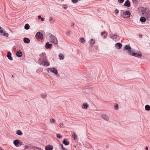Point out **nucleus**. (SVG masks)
<instances>
[{"instance_id": "6e6552de", "label": "nucleus", "mask_w": 150, "mask_h": 150, "mask_svg": "<svg viewBox=\"0 0 150 150\" xmlns=\"http://www.w3.org/2000/svg\"><path fill=\"white\" fill-rule=\"evenodd\" d=\"M42 62H43L42 64H40L44 66H49L50 63L47 59Z\"/></svg>"}, {"instance_id": "6ab92c4d", "label": "nucleus", "mask_w": 150, "mask_h": 150, "mask_svg": "<svg viewBox=\"0 0 150 150\" xmlns=\"http://www.w3.org/2000/svg\"><path fill=\"white\" fill-rule=\"evenodd\" d=\"M88 107V105L86 103H84L82 105V108L84 109H86Z\"/></svg>"}, {"instance_id": "de8ad7c7", "label": "nucleus", "mask_w": 150, "mask_h": 150, "mask_svg": "<svg viewBox=\"0 0 150 150\" xmlns=\"http://www.w3.org/2000/svg\"><path fill=\"white\" fill-rule=\"evenodd\" d=\"M25 149H26V148H28L29 147V146L27 145H26L25 146Z\"/></svg>"}, {"instance_id": "393cba45", "label": "nucleus", "mask_w": 150, "mask_h": 150, "mask_svg": "<svg viewBox=\"0 0 150 150\" xmlns=\"http://www.w3.org/2000/svg\"><path fill=\"white\" fill-rule=\"evenodd\" d=\"M16 133L18 135H21L23 134L22 132L20 130H18L16 131Z\"/></svg>"}, {"instance_id": "8fccbe9b", "label": "nucleus", "mask_w": 150, "mask_h": 150, "mask_svg": "<svg viewBox=\"0 0 150 150\" xmlns=\"http://www.w3.org/2000/svg\"><path fill=\"white\" fill-rule=\"evenodd\" d=\"M0 150H4V149L1 147H0Z\"/></svg>"}, {"instance_id": "79ce46f5", "label": "nucleus", "mask_w": 150, "mask_h": 150, "mask_svg": "<svg viewBox=\"0 0 150 150\" xmlns=\"http://www.w3.org/2000/svg\"><path fill=\"white\" fill-rule=\"evenodd\" d=\"M3 35L6 37H8V33H4Z\"/></svg>"}, {"instance_id": "2eb2a0df", "label": "nucleus", "mask_w": 150, "mask_h": 150, "mask_svg": "<svg viewBox=\"0 0 150 150\" xmlns=\"http://www.w3.org/2000/svg\"><path fill=\"white\" fill-rule=\"evenodd\" d=\"M7 57L8 58L11 60H13L12 58L11 57V54L10 52H8L7 53Z\"/></svg>"}, {"instance_id": "7c9ffc66", "label": "nucleus", "mask_w": 150, "mask_h": 150, "mask_svg": "<svg viewBox=\"0 0 150 150\" xmlns=\"http://www.w3.org/2000/svg\"><path fill=\"white\" fill-rule=\"evenodd\" d=\"M133 3L134 4H137L139 2L140 0H132Z\"/></svg>"}, {"instance_id": "f03ea898", "label": "nucleus", "mask_w": 150, "mask_h": 150, "mask_svg": "<svg viewBox=\"0 0 150 150\" xmlns=\"http://www.w3.org/2000/svg\"><path fill=\"white\" fill-rule=\"evenodd\" d=\"M47 59V57L45 53H42L40 55V57L38 61L39 64H42V61Z\"/></svg>"}, {"instance_id": "72a5a7b5", "label": "nucleus", "mask_w": 150, "mask_h": 150, "mask_svg": "<svg viewBox=\"0 0 150 150\" xmlns=\"http://www.w3.org/2000/svg\"><path fill=\"white\" fill-rule=\"evenodd\" d=\"M33 147L37 149L36 150H42L40 148L34 146V147Z\"/></svg>"}, {"instance_id": "3c124183", "label": "nucleus", "mask_w": 150, "mask_h": 150, "mask_svg": "<svg viewBox=\"0 0 150 150\" xmlns=\"http://www.w3.org/2000/svg\"><path fill=\"white\" fill-rule=\"evenodd\" d=\"M145 149L146 150H148V148L147 147H146V148H145Z\"/></svg>"}, {"instance_id": "37998d69", "label": "nucleus", "mask_w": 150, "mask_h": 150, "mask_svg": "<svg viewBox=\"0 0 150 150\" xmlns=\"http://www.w3.org/2000/svg\"><path fill=\"white\" fill-rule=\"evenodd\" d=\"M60 146H61V148L62 149H62H63L64 148H65L64 147L63 145L62 144H60Z\"/></svg>"}, {"instance_id": "a18cd8bd", "label": "nucleus", "mask_w": 150, "mask_h": 150, "mask_svg": "<svg viewBox=\"0 0 150 150\" xmlns=\"http://www.w3.org/2000/svg\"><path fill=\"white\" fill-rule=\"evenodd\" d=\"M0 29V32L1 33H4L3 30L2 29V28L1 29Z\"/></svg>"}, {"instance_id": "bb28decb", "label": "nucleus", "mask_w": 150, "mask_h": 150, "mask_svg": "<svg viewBox=\"0 0 150 150\" xmlns=\"http://www.w3.org/2000/svg\"><path fill=\"white\" fill-rule=\"evenodd\" d=\"M95 43V41L94 40H93L92 39H91L90 42V44L92 45L94 44Z\"/></svg>"}, {"instance_id": "20e7f679", "label": "nucleus", "mask_w": 150, "mask_h": 150, "mask_svg": "<svg viewBox=\"0 0 150 150\" xmlns=\"http://www.w3.org/2000/svg\"><path fill=\"white\" fill-rule=\"evenodd\" d=\"M50 37L51 42L54 43V44H57L58 42L56 37L52 35L50 36Z\"/></svg>"}, {"instance_id": "58836bf2", "label": "nucleus", "mask_w": 150, "mask_h": 150, "mask_svg": "<svg viewBox=\"0 0 150 150\" xmlns=\"http://www.w3.org/2000/svg\"><path fill=\"white\" fill-rule=\"evenodd\" d=\"M64 126V124L63 123H60L59 124V126L60 128H62Z\"/></svg>"}, {"instance_id": "f257e3e1", "label": "nucleus", "mask_w": 150, "mask_h": 150, "mask_svg": "<svg viewBox=\"0 0 150 150\" xmlns=\"http://www.w3.org/2000/svg\"><path fill=\"white\" fill-rule=\"evenodd\" d=\"M140 10L144 16L147 18H149L150 17V11L148 9L144 8H141Z\"/></svg>"}, {"instance_id": "a878e982", "label": "nucleus", "mask_w": 150, "mask_h": 150, "mask_svg": "<svg viewBox=\"0 0 150 150\" xmlns=\"http://www.w3.org/2000/svg\"><path fill=\"white\" fill-rule=\"evenodd\" d=\"M42 97L43 98H45L47 97V94L45 93H42L41 95Z\"/></svg>"}, {"instance_id": "ea45409f", "label": "nucleus", "mask_w": 150, "mask_h": 150, "mask_svg": "<svg viewBox=\"0 0 150 150\" xmlns=\"http://www.w3.org/2000/svg\"><path fill=\"white\" fill-rule=\"evenodd\" d=\"M54 120L53 119H51L50 120V122L51 123L54 122Z\"/></svg>"}, {"instance_id": "4c0bfd02", "label": "nucleus", "mask_w": 150, "mask_h": 150, "mask_svg": "<svg viewBox=\"0 0 150 150\" xmlns=\"http://www.w3.org/2000/svg\"><path fill=\"white\" fill-rule=\"evenodd\" d=\"M106 32L105 31H104L103 32H102L101 33V36H103L104 34H105Z\"/></svg>"}, {"instance_id": "7ed1b4c3", "label": "nucleus", "mask_w": 150, "mask_h": 150, "mask_svg": "<svg viewBox=\"0 0 150 150\" xmlns=\"http://www.w3.org/2000/svg\"><path fill=\"white\" fill-rule=\"evenodd\" d=\"M125 48V50H128V53L129 54L132 55L134 52H133V51L132 50L130 47L129 45H126Z\"/></svg>"}, {"instance_id": "49530a36", "label": "nucleus", "mask_w": 150, "mask_h": 150, "mask_svg": "<svg viewBox=\"0 0 150 150\" xmlns=\"http://www.w3.org/2000/svg\"><path fill=\"white\" fill-rule=\"evenodd\" d=\"M38 19H41L42 18V17H41V16H38Z\"/></svg>"}, {"instance_id": "f704fd0d", "label": "nucleus", "mask_w": 150, "mask_h": 150, "mask_svg": "<svg viewBox=\"0 0 150 150\" xmlns=\"http://www.w3.org/2000/svg\"><path fill=\"white\" fill-rule=\"evenodd\" d=\"M119 10L117 9H116L115 11V12L116 15L118 14L119 13Z\"/></svg>"}, {"instance_id": "1a4fd4ad", "label": "nucleus", "mask_w": 150, "mask_h": 150, "mask_svg": "<svg viewBox=\"0 0 150 150\" xmlns=\"http://www.w3.org/2000/svg\"><path fill=\"white\" fill-rule=\"evenodd\" d=\"M13 143L15 146H16L17 147L19 146L18 145L19 143V142L18 140L16 139L14 140L13 141Z\"/></svg>"}, {"instance_id": "aec40b11", "label": "nucleus", "mask_w": 150, "mask_h": 150, "mask_svg": "<svg viewBox=\"0 0 150 150\" xmlns=\"http://www.w3.org/2000/svg\"><path fill=\"white\" fill-rule=\"evenodd\" d=\"M63 143L66 145H68L69 144V142L67 141L66 139H64L63 141Z\"/></svg>"}, {"instance_id": "f8f14e48", "label": "nucleus", "mask_w": 150, "mask_h": 150, "mask_svg": "<svg viewBox=\"0 0 150 150\" xmlns=\"http://www.w3.org/2000/svg\"><path fill=\"white\" fill-rule=\"evenodd\" d=\"M52 46V44H50L48 42H47L46 43L45 45V47L47 49H50L51 48Z\"/></svg>"}, {"instance_id": "6e6d98bb", "label": "nucleus", "mask_w": 150, "mask_h": 150, "mask_svg": "<svg viewBox=\"0 0 150 150\" xmlns=\"http://www.w3.org/2000/svg\"><path fill=\"white\" fill-rule=\"evenodd\" d=\"M12 77H13V75L12 76Z\"/></svg>"}, {"instance_id": "cd10ccee", "label": "nucleus", "mask_w": 150, "mask_h": 150, "mask_svg": "<svg viewBox=\"0 0 150 150\" xmlns=\"http://www.w3.org/2000/svg\"><path fill=\"white\" fill-rule=\"evenodd\" d=\"M25 28L26 30L29 29L30 28V26L28 24H26L25 26Z\"/></svg>"}, {"instance_id": "4be33fe9", "label": "nucleus", "mask_w": 150, "mask_h": 150, "mask_svg": "<svg viewBox=\"0 0 150 150\" xmlns=\"http://www.w3.org/2000/svg\"><path fill=\"white\" fill-rule=\"evenodd\" d=\"M22 54V53L21 52H18L16 53V55L18 57H21Z\"/></svg>"}, {"instance_id": "39448f33", "label": "nucleus", "mask_w": 150, "mask_h": 150, "mask_svg": "<svg viewBox=\"0 0 150 150\" xmlns=\"http://www.w3.org/2000/svg\"><path fill=\"white\" fill-rule=\"evenodd\" d=\"M35 37L37 39L42 40L43 39V36L42 33L40 32H38L35 35Z\"/></svg>"}, {"instance_id": "423d86ee", "label": "nucleus", "mask_w": 150, "mask_h": 150, "mask_svg": "<svg viewBox=\"0 0 150 150\" xmlns=\"http://www.w3.org/2000/svg\"><path fill=\"white\" fill-rule=\"evenodd\" d=\"M49 71L54 73L56 75L57 74L58 72L57 70L54 68H48L47 69V71L49 72Z\"/></svg>"}, {"instance_id": "5701e85b", "label": "nucleus", "mask_w": 150, "mask_h": 150, "mask_svg": "<svg viewBox=\"0 0 150 150\" xmlns=\"http://www.w3.org/2000/svg\"><path fill=\"white\" fill-rule=\"evenodd\" d=\"M145 108L146 110L149 111L150 110V106L148 105H146L145 106Z\"/></svg>"}, {"instance_id": "c03bdc74", "label": "nucleus", "mask_w": 150, "mask_h": 150, "mask_svg": "<svg viewBox=\"0 0 150 150\" xmlns=\"http://www.w3.org/2000/svg\"><path fill=\"white\" fill-rule=\"evenodd\" d=\"M52 19H53V18H52V17H50V18H49V21H52Z\"/></svg>"}, {"instance_id": "9b49d317", "label": "nucleus", "mask_w": 150, "mask_h": 150, "mask_svg": "<svg viewBox=\"0 0 150 150\" xmlns=\"http://www.w3.org/2000/svg\"><path fill=\"white\" fill-rule=\"evenodd\" d=\"M53 146L50 145L46 146L45 147L46 150H52L53 149Z\"/></svg>"}, {"instance_id": "9d476101", "label": "nucleus", "mask_w": 150, "mask_h": 150, "mask_svg": "<svg viewBox=\"0 0 150 150\" xmlns=\"http://www.w3.org/2000/svg\"><path fill=\"white\" fill-rule=\"evenodd\" d=\"M102 118L106 121H108L109 120V117L105 114L103 115H102Z\"/></svg>"}, {"instance_id": "e433bc0d", "label": "nucleus", "mask_w": 150, "mask_h": 150, "mask_svg": "<svg viewBox=\"0 0 150 150\" xmlns=\"http://www.w3.org/2000/svg\"><path fill=\"white\" fill-rule=\"evenodd\" d=\"M118 108V105L117 104L114 106V108L115 110H117Z\"/></svg>"}, {"instance_id": "dca6fc26", "label": "nucleus", "mask_w": 150, "mask_h": 150, "mask_svg": "<svg viewBox=\"0 0 150 150\" xmlns=\"http://www.w3.org/2000/svg\"><path fill=\"white\" fill-rule=\"evenodd\" d=\"M110 37L111 39H116L117 37V36L116 34H111L110 35Z\"/></svg>"}, {"instance_id": "f3484780", "label": "nucleus", "mask_w": 150, "mask_h": 150, "mask_svg": "<svg viewBox=\"0 0 150 150\" xmlns=\"http://www.w3.org/2000/svg\"><path fill=\"white\" fill-rule=\"evenodd\" d=\"M115 46L117 48L120 49L122 46V44L120 43H117L115 45Z\"/></svg>"}, {"instance_id": "09e8293b", "label": "nucleus", "mask_w": 150, "mask_h": 150, "mask_svg": "<svg viewBox=\"0 0 150 150\" xmlns=\"http://www.w3.org/2000/svg\"><path fill=\"white\" fill-rule=\"evenodd\" d=\"M41 19L42 21H44V19L43 18H41Z\"/></svg>"}, {"instance_id": "2f4dec72", "label": "nucleus", "mask_w": 150, "mask_h": 150, "mask_svg": "<svg viewBox=\"0 0 150 150\" xmlns=\"http://www.w3.org/2000/svg\"><path fill=\"white\" fill-rule=\"evenodd\" d=\"M66 34L68 36H69L71 35V33L70 31L69 30H68L67 31L66 33Z\"/></svg>"}, {"instance_id": "864d4df0", "label": "nucleus", "mask_w": 150, "mask_h": 150, "mask_svg": "<svg viewBox=\"0 0 150 150\" xmlns=\"http://www.w3.org/2000/svg\"><path fill=\"white\" fill-rule=\"evenodd\" d=\"M107 33H106V35L105 36L104 35V38H105V37L107 36Z\"/></svg>"}, {"instance_id": "c9c22d12", "label": "nucleus", "mask_w": 150, "mask_h": 150, "mask_svg": "<svg viewBox=\"0 0 150 150\" xmlns=\"http://www.w3.org/2000/svg\"><path fill=\"white\" fill-rule=\"evenodd\" d=\"M78 0H72V2L73 3H76L78 1Z\"/></svg>"}, {"instance_id": "a211bd4d", "label": "nucleus", "mask_w": 150, "mask_h": 150, "mask_svg": "<svg viewBox=\"0 0 150 150\" xmlns=\"http://www.w3.org/2000/svg\"><path fill=\"white\" fill-rule=\"evenodd\" d=\"M24 42L26 43H28L30 42V39L27 38H24L23 39Z\"/></svg>"}, {"instance_id": "412c9836", "label": "nucleus", "mask_w": 150, "mask_h": 150, "mask_svg": "<svg viewBox=\"0 0 150 150\" xmlns=\"http://www.w3.org/2000/svg\"><path fill=\"white\" fill-rule=\"evenodd\" d=\"M140 21L142 22H145L146 20V18L144 17H142L140 19Z\"/></svg>"}, {"instance_id": "c85d7f7f", "label": "nucleus", "mask_w": 150, "mask_h": 150, "mask_svg": "<svg viewBox=\"0 0 150 150\" xmlns=\"http://www.w3.org/2000/svg\"><path fill=\"white\" fill-rule=\"evenodd\" d=\"M80 40L82 43H84L85 42V40L83 38H81L80 39Z\"/></svg>"}, {"instance_id": "a19ab883", "label": "nucleus", "mask_w": 150, "mask_h": 150, "mask_svg": "<svg viewBox=\"0 0 150 150\" xmlns=\"http://www.w3.org/2000/svg\"><path fill=\"white\" fill-rule=\"evenodd\" d=\"M125 0H118V1L120 3H122Z\"/></svg>"}, {"instance_id": "473e14b6", "label": "nucleus", "mask_w": 150, "mask_h": 150, "mask_svg": "<svg viewBox=\"0 0 150 150\" xmlns=\"http://www.w3.org/2000/svg\"><path fill=\"white\" fill-rule=\"evenodd\" d=\"M57 137L59 139H61L62 138V136L60 134H58L57 135Z\"/></svg>"}, {"instance_id": "c756f323", "label": "nucleus", "mask_w": 150, "mask_h": 150, "mask_svg": "<svg viewBox=\"0 0 150 150\" xmlns=\"http://www.w3.org/2000/svg\"><path fill=\"white\" fill-rule=\"evenodd\" d=\"M72 136L73 138L74 139H76V138L77 136L75 135V133L74 132H73L72 134Z\"/></svg>"}, {"instance_id": "b1692460", "label": "nucleus", "mask_w": 150, "mask_h": 150, "mask_svg": "<svg viewBox=\"0 0 150 150\" xmlns=\"http://www.w3.org/2000/svg\"><path fill=\"white\" fill-rule=\"evenodd\" d=\"M59 57L60 60H63L64 59V56L62 54H59Z\"/></svg>"}, {"instance_id": "0eeeda50", "label": "nucleus", "mask_w": 150, "mask_h": 150, "mask_svg": "<svg viewBox=\"0 0 150 150\" xmlns=\"http://www.w3.org/2000/svg\"><path fill=\"white\" fill-rule=\"evenodd\" d=\"M130 15V13L127 11H126L123 13L122 16L123 18H127L129 17Z\"/></svg>"}, {"instance_id": "603ef678", "label": "nucleus", "mask_w": 150, "mask_h": 150, "mask_svg": "<svg viewBox=\"0 0 150 150\" xmlns=\"http://www.w3.org/2000/svg\"><path fill=\"white\" fill-rule=\"evenodd\" d=\"M62 150H67V149L66 148H64L62 149Z\"/></svg>"}, {"instance_id": "5fc2aeb1", "label": "nucleus", "mask_w": 150, "mask_h": 150, "mask_svg": "<svg viewBox=\"0 0 150 150\" xmlns=\"http://www.w3.org/2000/svg\"><path fill=\"white\" fill-rule=\"evenodd\" d=\"M1 29V28L0 26V29Z\"/></svg>"}, {"instance_id": "4468645a", "label": "nucleus", "mask_w": 150, "mask_h": 150, "mask_svg": "<svg viewBox=\"0 0 150 150\" xmlns=\"http://www.w3.org/2000/svg\"><path fill=\"white\" fill-rule=\"evenodd\" d=\"M132 56H133L138 57H140L142 56V54L141 53L139 54H137V53L134 52V53L133 54H132Z\"/></svg>"}, {"instance_id": "ddd939ff", "label": "nucleus", "mask_w": 150, "mask_h": 150, "mask_svg": "<svg viewBox=\"0 0 150 150\" xmlns=\"http://www.w3.org/2000/svg\"><path fill=\"white\" fill-rule=\"evenodd\" d=\"M124 5L128 7H129L130 6V3L129 0H127L124 4Z\"/></svg>"}]
</instances>
